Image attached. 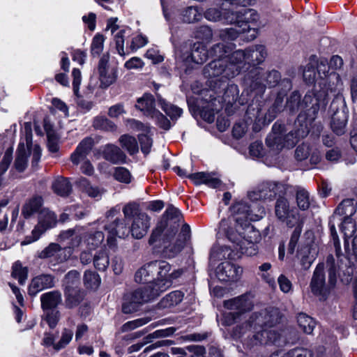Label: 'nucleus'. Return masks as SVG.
<instances>
[{
  "mask_svg": "<svg viewBox=\"0 0 357 357\" xmlns=\"http://www.w3.org/2000/svg\"><path fill=\"white\" fill-rule=\"evenodd\" d=\"M356 211V205L354 199H344L335 209L331 217L328 225L333 240L336 259L330 255L327 257L326 263L317 265L310 282L311 292L321 298L326 299L335 289L339 272L342 268L343 264L347 261L346 257L342 253L339 238L335 229V224H339L344 218H351Z\"/></svg>",
  "mask_w": 357,
  "mask_h": 357,
  "instance_id": "nucleus-1",
  "label": "nucleus"
},
{
  "mask_svg": "<svg viewBox=\"0 0 357 357\" xmlns=\"http://www.w3.org/2000/svg\"><path fill=\"white\" fill-rule=\"evenodd\" d=\"M231 220H222L220 227L225 231L227 238L234 244V249L243 255L252 256L257 252V244L261 240L260 232L250 222L257 221L265 215L264 208H259L257 213L245 202H236L231 207Z\"/></svg>",
  "mask_w": 357,
  "mask_h": 357,
  "instance_id": "nucleus-2",
  "label": "nucleus"
},
{
  "mask_svg": "<svg viewBox=\"0 0 357 357\" xmlns=\"http://www.w3.org/2000/svg\"><path fill=\"white\" fill-rule=\"evenodd\" d=\"M154 266L157 279L142 288L126 294L122 303L123 312L137 311L141 305L155 299L170 288L174 280L183 273L181 268L172 270L171 264L166 261L155 260Z\"/></svg>",
  "mask_w": 357,
  "mask_h": 357,
  "instance_id": "nucleus-3",
  "label": "nucleus"
},
{
  "mask_svg": "<svg viewBox=\"0 0 357 357\" xmlns=\"http://www.w3.org/2000/svg\"><path fill=\"white\" fill-rule=\"evenodd\" d=\"M333 95L336 100L341 99L336 91L330 89L326 91H319L317 93L308 92L303 98V103L308 107L312 105L307 111L301 112L296 121V126H299L295 131H291L288 134L284 133V148H292L298 142V139L306 137L310 129L311 124L317 116L318 112L321 107H325L328 102V96Z\"/></svg>",
  "mask_w": 357,
  "mask_h": 357,
  "instance_id": "nucleus-4",
  "label": "nucleus"
},
{
  "mask_svg": "<svg viewBox=\"0 0 357 357\" xmlns=\"http://www.w3.org/2000/svg\"><path fill=\"white\" fill-rule=\"evenodd\" d=\"M177 227L171 231L167 230L162 240V254L167 258H174L185 247L190 239V228L188 225H183L180 233L175 236Z\"/></svg>",
  "mask_w": 357,
  "mask_h": 357,
  "instance_id": "nucleus-5",
  "label": "nucleus"
},
{
  "mask_svg": "<svg viewBox=\"0 0 357 357\" xmlns=\"http://www.w3.org/2000/svg\"><path fill=\"white\" fill-rule=\"evenodd\" d=\"M228 60L226 57L216 59L208 63L203 70L205 77L214 82L215 85L225 83L229 79L237 75L236 67L228 66Z\"/></svg>",
  "mask_w": 357,
  "mask_h": 357,
  "instance_id": "nucleus-6",
  "label": "nucleus"
},
{
  "mask_svg": "<svg viewBox=\"0 0 357 357\" xmlns=\"http://www.w3.org/2000/svg\"><path fill=\"white\" fill-rule=\"evenodd\" d=\"M252 73L254 80L252 81L249 87L255 97H261L264 93L266 85L263 83L264 82H266L268 87L271 88L275 86L281 79L280 73L275 70L264 73L256 68Z\"/></svg>",
  "mask_w": 357,
  "mask_h": 357,
  "instance_id": "nucleus-7",
  "label": "nucleus"
},
{
  "mask_svg": "<svg viewBox=\"0 0 357 357\" xmlns=\"http://www.w3.org/2000/svg\"><path fill=\"white\" fill-rule=\"evenodd\" d=\"M174 170L178 176L192 180L195 185L205 184L211 188H218L222 184L221 181L214 173L201 172L192 174V169H186L181 167H175Z\"/></svg>",
  "mask_w": 357,
  "mask_h": 357,
  "instance_id": "nucleus-8",
  "label": "nucleus"
},
{
  "mask_svg": "<svg viewBox=\"0 0 357 357\" xmlns=\"http://www.w3.org/2000/svg\"><path fill=\"white\" fill-rule=\"evenodd\" d=\"M56 223V216L54 213L48 209L43 208L40 211L38 223L31 232V240H25L22 245H26L37 241L40 236L48 229Z\"/></svg>",
  "mask_w": 357,
  "mask_h": 357,
  "instance_id": "nucleus-9",
  "label": "nucleus"
},
{
  "mask_svg": "<svg viewBox=\"0 0 357 357\" xmlns=\"http://www.w3.org/2000/svg\"><path fill=\"white\" fill-rule=\"evenodd\" d=\"M284 185L279 183L264 182L261 183L258 188L248 193L251 200L257 201L260 199H272L277 195H280L284 191Z\"/></svg>",
  "mask_w": 357,
  "mask_h": 357,
  "instance_id": "nucleus-10",
  "label": "nucleus"
},
{
  "mask_svg": "<svg viewBox=\"0 0 357 357\" xmlns=\"http://www.w3.org/2000/svg\"><path fill=\"white\" fill-rule=\"evenodd\" d=\"M243 268L229 261H224L216 268V276L219 280L225 282H236L242 276Z\"/></svg>",
  "mask_w": 357,
  "mask_h": 357,
  "instance_id": "nucleus-11",
  "label": "nucleus"
},
{
  "mask_svg": "<svg viewBox=\"0 0 357 357\" xmlns=\"http://www.w3.org/2000/svg\"><path fill=\"white\" fill-rule=\"evenodd\" d=\"M275 215L289 227L294 226L300 218L296 210L290 208L289 202L284 197H280L275 203Z\"/></svg>",
  "mask_w": 357,
  "mask_h": 357,
  "instance_id": "nucleus-12",
  "label": "nucleus"
},
{
  "mask_svg": "<svg viewBox=\"0 0 357 357\" xmlns=\"http://www.w3.org/2000/svg\"><path fill=\"white\" fill-rule=\"evenodd\" d=\"M109 54H104L98 63V73L100 86L107 88L114 84L117 79V70L109 65Z\"/></svg>",
  "mask_w": 357,
  "mask_h": 357,
  "instance_id": "nucleus-13",
  "label": "nucleus"
},
{
  "mask_svg": "<svg viewBox=\"0 0 357 357\" xmlns=\"http://www.w3.org/2000/svg\"><path fill=\"white\" fill-rule=\"evenodd\" d=\"M223 305L227 310L248 312L254 310L253 297L250 294L246 293L231 299L225 301Z\"/></svg>",
  "mask_w": 357,
  "mask_h": 357,
  "instance_id": "nucleus-14",
  "label": "nucleus"
},
{
  "mask_svg": "<svg viewBox=\"0 0 357 357\" xmlns=\"http://www.w3.org/2000/svg\"><path fill=\"white\" fill-rule=\"evenodd\" d=\"M227 19L230 23H238L239 25L245 24L248 26L247 32L251 30L255 32V29L251 28L250 24L257 22L259 15L253 9L243 8L238 11L231 13Z\"/></svg>",
  "mask_w": 357,
  "mask_h": 357,
  "instance_id": "nucleus-15",
  "label": "nucleus"
},
{
  "mask_svg": "<svg viewBox=\"0 0 357 357\" xmlns=\"http://www.w3.org/2000/svg\"><path fill=\"white\" fill-rule=\"evenodd\" d=\"M108 231L107 243L110 247L116 245V237L125 238L130 232L123 220L119 218L105 227Z\"/></svg>",
  "mask_w": 357,
  "mask_h": 357,
  "instance_id": "nucleus-16",
  "label": "nucleus"
},
{
  "mask_svg": "<svg viewBox=\"0 0 357 357\" xmlns=\"http://www.w3.org/2000/svg\"><path fill=\"white\" fill-rule=\"evenodd\" d=\"M54 286V277L50 274H41L33 278L29 285L28 294L35 296L41 291Z\"/></svg>",
  "mask_w": 357,
  "mask_h": 357,
  "instance_id": "nucleus-17",
  "label": "nucleus"
},
{
  "mask_svg": "<svg viewBox=\"0 0 357 357\" xmlns=\"http://www.w3.org/2000/svg\"><path fill=\"white\" fill-rule=\"evenodd\" d=\"M101 151L103 158L112 164H121L126 161V155L115 144H107L101 148Z\"/></svg>",
  "mask_w": 357,
  "mask_h": 357,
  "instance_id": "nucleus-18",
  "label": "nucleus"
},
{
  "mask_svg": "<svg viewBox=\"0 0 357 357\" xmlns=\"http://www.w3.org/2000/svg\"><path fill=\"white\" fill-rule=\"evenodd\" d=\"M266 145L274 151H279L284 148V127L280 124L275 123L272 132L267 136Z\"/></svg>",
  "mask_w": 357,
  "mask_h": 357,
  "instance_id": "nucleus-19",
  "label": "nucleus"
},
{
  "mask_svg": "<svg viewBox=\"0 0 357 357\" xmlns=\"http://www.w3.org/2000/svg\"><path fill=\"white\" fill-rule=\"evenodd\" d=\"M70 255V248H62L59 244L52 243L38 254V257L46 259L56 256L60 261H63L67 260Z\"/></svg>",
  "mask_w": 357,
  "mask_h": 357,
  "instance_id": "nucleus-20",
  "label": "nucleus"
},
{
  "mask_svg": "<svg viewBox=\"0 0 357 357\" xmlns=\"http://www.w3.org/2000/svg\"><path fill=\"white\" fill-rule=\"evenodd\" d=\"M25 140L26 149L29 153L32 154V166L36 167L41 157V149L38 144H33L32 142V129L30 123H25L24 126Z\"/></svg>",
  "mask_w": 357,
  "mask_h": 357,
  "instance_id": "nucleus-21",
  "label": "nucleus"
},
{
  "mask_svg": "<svg viewBox=\"0 0 357 357\" xmlns=\"http://www.w3.org/2000/svg\"><path fill=\"white\" fill-rule=\"evenodd\" d=\"M94 144V140L92 137H88L83 139L70 156L72 162L77 165L81 161L84 160L86 155L91 151Z\"/></svg>",
  "mask_w": 357,
  "mask_h": 357,
  "instance_id": "nucleus-22",
  "label": "nucleus"
},
{
  "mask_svg": "<svg viewBox=\"0 0 357 357\" xmlns=\"http://www.w3.org/2000/svg\"><path fill=\"white\" fill-rule=\"evenodd\" d=\"M150 227V218L147 214H139L132 220L130 229L132 236L137 239L145 236Z\"/></svg>",
  "mask_w": 357,
  "mask_h": 357,
  "instance_id": "nucleus-23",
  "label": "nucleus"
},
{
  "mask_svg": "<svg viewBox=\"0 0 357 357\" xmlns=\"http://www.w3.org/2000/svg\"><path fill=\"white\" fill-rule=\"evenodd\" d=\"M246 115L248 119L254 121L259 126L271 122L268 121V112L265 114L259 104L250 105L247 109Z\"/></svg>",
  "mask_w": 357,
  "mask_h": 357,
  "instance_id": "nucleus-24",
  "label": "nucleus"
},
{
  "mask_svg": "<svg viewBox=\"0 0 357 357\" xmlns=\"http://www.w3.org/2000/svg\"><path fill=\"white\" fill-rule=\"evenodd\" d=\"M208 51L204 45L196 43L193 45L190 54L183 59L186 62L192 61L195 63H203L208 58Z\"/></svg>",
  "mask_w": 357,
  "mask_h": 357,
  "instance_id": "nucleus-25",
  "label": "nucleus"
},
{
  "mask_svg": "<svg viewBox=\"0 0 357 357\" xmlns=\"http://www.w3.org/2000/svg\"><path fill=\"white\" fill-rule=\"evenodd\" d=\"M323 66L326 68V64L324 61L319 63L317 56L312 55L309 59V62L303 69V79L307 83H313L316 77V69H320ZM320 70H318L319 72Z\"/></svg>",
  "mask_w": 357,
  "mask_h": 357,
  "instance_id": "nucleus-26",
  "label": "nucleus"
},
{
  "mask_svg": "<svg viewBox=\"0 0 357 357\" xmlns=\"http://www.w3.org/2000/svg\"><path fill=\"white\" fill-rule=\"evenodd\" d=\"M347 120L348 116L347 113L342 109H337L331 118V129L337 135H343L345 132Z\"/></svg>",
  "mask_w": 357,
  "mask_h": 357,
  "instance_id": "nucleus-27",
  "label": "nucleus"
},
{
  "mask_svg": "<svg viewBox=\"0 0 357 357\" xmlns=\"http://www.w3.org/2000/svg\"><path fill=\"white\" fill-rule=\"evenodd\" d=\"M248 65L256 66L262 63L267 54L263 45H257L245 50Z\"/></svg>",
  "mask_w": 357,
  "mask_h": 357,
  "instance_id": "nucleus-28",
  "label": "nucleus"
},
{
  "mask_svg": "<svg viewBox=\"0 0 357 357\" xmlns=\"http://www.w3.org/2000/svg\"><path fill=\"white\" fill-rule=\"evenodd\" d=\"M61 294L58 291L43 294L40 297L43 310H53L61 303Z\"/></svg>",
  "mask_w": 357,
  "mask_h": 357,
  "instance_id": "nucleus-29",
  "label": "nucleus"
},
{
  "mask_svg": "<svg viewBox=\"0 0 357 357\" xmlns=\"http://www.w3.org/2000/svg\"><path fill=\"white\" fill-rule=\"evenodd\" d=\"M246 55L247 54L245 50L243 51L241 50H238L232 52L230 54H227L225 57H226L227 59L228 60V66H233L236 67L237 70V75H238L241 70L244 68H248L247 67H245V66L248 64L246 62Z\"/></svg>",
  "mask_w": 357,
  "mask_h": 357,
  "instance_id": "nucleus-30",
  "label": "nucleus"
},
{
  "mask_svg": "<svg viewBox=\"0 0 357 357\" xmlns=\"http://www.w3.org/2000/svg\"><path fill=\"white\" fill-rule=\"evenodd\" d=\"M136 107L144 112V113L151 117L157 112L155 109V100L153 95L145 93L144 96L137 99Z\"/></svg>",
  "mask_w": 357,
  "mask_h": 357,
  "instance_id": "nucleus-31",
  "label": "nucleus"
},
{
  "mask_svg": "<svg viewBox=\"0 0 357 357\" xmlns=\"http://www.w3.org/2000/svg\"><path fill=\"white\" fill-rule=\"evenodd\" d=\"M184 297L181 291H174L166 295L158 304V310L169 309L180 303Z\"/></svg>",
  "mask_w": 357,
  "mask_h": 357,
  "instance_id": "nucleus-32",
  "label": "nucleus"
},
{
  "mask_svg": "<svg viewBox=\"0 0 357 357\" xmlns=\"http://www.w3.org/2000/svg\"><path fill=\"white\" fill-rule=\"evenodd\" d=\"M155 273L154 261L146 264L141 267L135 275V280L138 283H146L149 282V284L153 281L151 280L153 278Z\"/></svg>",
  "mask_w": 357,
  "mask_h": 357,
  "instance_id": "nucleus-33",
  "label": "nucleus"
},
{
  "mask_svg": "<svg viewBox=\"0 0 357 357\" xmlns=\"http://www.w3.org/2000/svg\"><path fill=\"white\" fill-rule=\"evenodd\" d=\"M43 205V199L36 196L27 200L22 208V215L24 218H29L34 213L38 212Z\"/></svg>",
  "mask_w": 357,
  "mask_h": 357,
  "instance_id": "nucleus-34",
  "label": "nucleus"
},
{
  "mask_svg": "<svg viewBox=\"0 0 357 357\" xmlns=\"http://www.w3.org/2000/svg\"><path fill=\"white\" fill-rule=\"evenodd\" d=\"M30 155L32 157V154L25 149L24 144H20L14 162V167L17 171L20 172L24 171L28 165V157Z\"/></svg>",
  "mask_w": 357,
  "mask_h": 357,
  "instance_id": "nucleus-35",
  "label": "nucleus"
},
{
  "mask_svg": "<svg viewBox=\"0 0 357 357\" xmlns=\"http://www.w3.org/2000/svg\"><path fill=\"white\" fill-rule=\"evenodd\" d=\"M233 26L228 28L222 31L221 33V38L225 40H234L239 34L247 32L248 26L245 24L242 25L238 24V23H231Z\"/></svg>",
  "mask_w": 357,
  "mask_h": 357,
  "instance_id": "nucleus-36",
  "label": "nucleus"
},
{
  "mask_svg": "<svg viewBox=\"0 0 357 357\" xmlns=\"http://www.w3.org/2000/svg\"><path fill=\"white\" fill-rule=\"evenodd\" d=\"M52 188L54 192L61 197L68 196L72 190V185L68 178L59 177L53 182Z\"/></svg>",
  "mask_w": 357,
  "mask_h": 357,
  "instance_id": "nucleus-37",
  "label": "nucleus"
},
{
  "mask_svg": "<svg viewBox=\"0 0 357 357\" xmlns=\"http://www.w3.org/2000/svg\"><path fill=\"white\" fill-rule=\"evenodd\" d=\"M273 335H276V331L275 330H263L260 332L257 333L253 335L251 340L252 343L250 347L257 345L258 344H267L268 342H276L278 339L276 337H272Z\"/></svg>",
  "mask_w": 357,
  "mask_h": 357,
  "instance_id": "nucleus-38",
  "label": "nucleus"
},
{
  "mask_svg": "<svg viewBox=\"0 0 357 357\" xmlns=\"http://www.w3.org/2000/svg\"><path fill=\"white\" fill-rule=\"evenodd\" d=\"M301 94L295 91H293L289 97L287 99L285 107L291 112H294L298 109V107L301 105V107H304V109L301 111V112L307 111L308 109L310 108L312 105L308 104V107H307L304 103L303 100L302 102H301Z\"/></svg>",
  "mask_w": 357,
  "mask_h": 357,
  "instance_id": "nucleus-39",
  "label": "nucleus"
},
{
  "mask_svg": "<svg viewBox=\"0 0 357 357\" xmlns=\"http://www.w3.org/2000/svg\"><path fill=\"white\" fill-rule=\"evenodd\" d=\"M66 303L69 308L78 305L85 296V292L79 288L70 289L66 291Z\"/></svg>",
  "mask_w": 357,
  "mask_h": 357,
  "instance_id": "nucleus-40",
  "label": "nucleus"
},
{
  "mask_svg": "<svg viewBox=\"0 0 357 357\" xmlns=\"http://www.w3.org/2000/svg\"><path fill=\"white\" fill-rule=\"evenodd\" d=\"M297 322L301 330L306 334H312L317 325L316 321L307 314H298Z\"/></svg>",
  "mask_w": 357,
  "mask_h": 357,
  "instance_id": "nucleus-41",
  "label": "nucleus"
},
{
  "mask_svg": "<svg viewBox=\"0 0 357 357\" xmlns=\"http://www.w3.org/2000/svg\"><path fill=\"white\" fill-rule=\"evenodd\" d=\"M239 89L237 85L231 84L227 86L223 94V100L228 105H232L238 101L240 105H243L244 102L238 98Z\"/></svg>",
  "mask_w": 357,
  "mask_h": 357,
  "instance_id": "nucleus-42",
  "label": "nucleus"
},
{
  "mask_svg": "<svg viewBox=\"0 0 357 357\" xmlns=\"http://www.w3.org/2000/svg\"><path fill=\"white\" fill-rule=\"evenodd\" d=\"M104 238V234L102 231H96L85 234L84 242L89 249L95 250L101 245Z\"/></svg>",
  "mask_w": 357,
  "mask_h": 357,
  "instance_id": "nucleus-43",
  "label": "nucleus"
},
{
  "mask_svg": "<svg viewBox=\"0 0 357 357\" xmlns=\"http://www.w3.org/2000/svg\"><path fill=\"white\" fill-rule=\"evenodd\" d=\"M93 262L96 269L100 271H105L109 264L107 252L105 250H100L97 252L93 257Z\"/></svg>",
  "mask_w": 357,
  "mask_h": 357,
  "instance_id": "nucleus-44",
  "label": "nucleus"
},
{
  "mask_svg": "<svg viewBox=\"0 0 357 357\" xmlns=\"http://www.w3.org/2000/svg\"><path fill=\"white\" fill-rule=\"evenodd\" d=\"M158 104L162 109V110L166 113L167 116H169L172 120L177 119L179 118L182 113L183 110L182 109L169 104L166 102L165 100L162 99V98L159 97L158 98Z\"/></svg>",
  "mask_w": 357,
  "mask_h": 357,
  "instance_id": "nucleus-45",
  "label": "nucleus"
},
{
  "mask_svg": "<svg viewBox=\"0 0 357 357\" xmlns=\"http://www.w3.org/2000/svg\"><path fill=\"white\" fill-rule=\"evenodd\" d=\"M119 142L121 147L126 149L130 155H133L138 152V145L136 139L129 135H123Z\"/></svg>",
  "mask_w": 357,
  "mask_h": 357,
  "instance_id": "nucleus-46",
  "label": "nucleus"
},
{
  "mask_svg": "<svg viewBox=\"0 0 357 357\" xmlns=\"http://www.w3.org/2000/svg\"><path fill=\"white\" fill-rule=\"evenodd\" d=\"M285 94L282 92H279L274 101L273 105L268 109V121H272L276 116V115L281 112L284 107V98Z\"/></svg>",
  "mask_w": 357,
  "mask_h": 357,
  "instance_id": "nucleus-47",
  "label": "nucleus"
},
{
  "mask_svg": "<svg viewBox=\"0 0 357 357\" xmlns=\"http://www.w3.org/2000/svg\"><path fill=\"white\" fill-rule=\"evenodd\" d=\"M100 278L98 273L91 271L84 272L83 282L87 289H97L100 284Z\"/></svg>",
  "mask_w": 357,
  "mask_h": 357,
  "instance_id": "nucleus-48",
  "label": "nucleus"
},
{
  "mask_svg": "<svg viewBox=\"0 0 357 357\" xmlns=\"http://www.w3.org/2000/svg\"><path fill=\"white\" fill-rule=\"evenodd\" d=\"M93 126L96 129L106 132H114L116 130V126L104 116L96 117L93 120Z\"/></svg>",
  "mask_w": 357,
  "mask_h": 357,
  "instance_id": "nucleus-49",
  "label": "nucleus"
},
{
  "mask_svg": "<svg viewBox=\"0 0 357 357\" xmlns=\"http://www.w3.org/2000/svg\"><path fill=\"white\" fill-rule=\"evenodd\" d=\"M311 352L307 349H292L287 352L278 351L269 357H310Z\"/></svg>",
  "mask_w": 357,
  "mask_h": 357,
  "instance_id": "nucleus-50",
  "label": "nucleus"
},
{
  "mask_svg": "<svg viewBox=\"0 0 357 357\" xmlns=\"http://www.w3.org/2000/svg\"><path fill=\"white\" fill-rule=\"evenodd\" d=\"M28 270L26 267L22 266L19 261L15 262L13 266L12 276L17 279L20 284H24L27 279Z\"/></svg>",
  "mask_w": 357,
  "mask_h": 357,
  "instance_id": "nucleus-51",
  "label": "nucleus"
},
{
  "mask_svg": "<svg viewBox=\"0 0 357 357\" xmlns=\"http://www.w3.org/2000/svg\"><path fill=\"white\" fill-rule=\"evenodd\" d=\"M341 231L344 235L345 242L347 238L351 237L356 231V225L351 218H344L341 220Z\"/></svg>",
  "mask_w": 357,
  "mask_h": 357,
  "instance_id": "nucleus-52",
  "label": "nucleus"
},
{
  "mask_svg": "<svg viewBox=\"0 0 357 357\" xmlns=\"http://www.w3.org/2000/svg\"><path fill=\"white\" fill-rule=\"evenodd\" d=\"M298 207L303 211L307 210L310 205L309 193L304 189L298 190L296 195Z\"/></svg>",
  "mask_w": 357,
  "mask_h": 357,
  "instance_id": "nucleus-53",
  "label": "nucleus"
},
{
  "mask_svg": "<svg viewBox=\"0 0 357 357\" xmlns=\"http://www.w3.org/2000/svg\"><path fill=\"white\" fill-rule=\"evenodd\" d=\"M303 224V220L301 219V218H299L298 221H297V222L295 224V225H297L295 227V229L291 234V238L289 241V251L291 253H293V252L295 249V247L296 246V244L298 241L299 237H300L301 231H302Z\"/></svg>",
  "mask_w": 357,
  "mask_h": 357,
  "instance_id": "nucleus-54",
  "label": "nucleus"
},
{
  "mask_svg": "<svg viewBox=\"0 0 357 357\" xmlns=\"http://www.w3.org/2000/svg\"><path fill=\"white\" fill-rule=\"evenodd\" d=\"M66 291L70 289L78 288L79 284V273L75 270L69 271L65 276Z\"/></svg>",
  "mask_w": 357,
  "mask_h": 357,
  "instance_id": "nucleus-55",
  "label": "nucleus"
},
{
  "mask_svg": "<svg viewBox=\"0 0 357 357\" xmlns=\"http://www.w3.org/2000/svg\"><path fill=\"white\" fill-rule=\"evenodd\" d=\"M114 178L123 183H130L132 180V175L129 170L123 167H118L114 169Z\"/></svg>",
  "mask_w": 357,
  "mask_h": 357,
  "instance_id": "nucleus-56",
  "label": "nucleus"
},
{
  "mask_svg": "<svg viewBox=\"0 0 357 357\" xmlns=\"http://www.w3.org/2000/svg\"><path fill=\"white\" fill-rule=\"evenodd\" d=\"M195 37L203 42H209L213 37L211 29L208 26H200L194 32Z\"/></svg>",
  "mask_w": 357,
  "mask_h": 357,
  "instance_id": "nucleus-57",
  "label": "nucleus"
},
{
  "mask_svg": "<svg viewBox=\"0 0 357 357\" xmlns=\"http://www.w3.org/2000/svg\"><path fill=\"white\" fill-rule=\"evenodd\" d=\"M183 20L188 23H192L199 20L200 13L197 7L189 6L183 11Z\"/></svg>",
  "mask_w": 357,
  "mask_h": 357,
  "instance_id": "nucleus-58",
  "label": "nucleus"
},
{
  "mask_svg": "<svg viewBox=\"0 0 357 357\" xmlns=\"http://www.w3.org/2000/svg\"><path fill=\"white\" fill-rule=\"evenodd\" d=\"M123 213L126 219H132V220L139 214H146L140 212L138 206L135 203L126 204L123 208Z\"/></svg>",
  "mask_w": 357,
  "mask_h": 357,
  "instance_id": "nucleus-59",
  "label": "nucleus"
},
{
  "mask_svg": "<svg viewBox=\"0 0 357 357\" xmlns=\"http://www.w3.org/2000/svg\"><path fill=\"white\" fill-rule=\"evenodd\" d=\"M128 31L130 32L129 30L121 29L119 32H117L114 36L116 48L118 53L121 56H123L126 54V52L124 51V39L126 37V33Z\"/></svg>",
  "mask_w": 357,
  "mask_h": 357,
  "instance_id": "nucleus-60",
  "label": "nucleus"
},
{
  "mask_svg": "<svg viewBox=\"0 0 357 357\" xmlns=\"http://www.w3.org/2000/svg\"><path fill=\"white\" fill-rule=\"evenodd\" d=\"M150 319L148 317L145 318H140L137 319L133 321H128L127 323L124 324L121 328V332H127L131 330H134L139 326H142L148 322L150 321Z\"/></svg>",
  "mask_w": 357,
  "mask_h": 357,
  "instance_id": "nucleus-61",
  "label": "nucleus"
},
{
  "mask_svg": "<svg viewBox=\"0 0 357 357\" xmlns=\"http://www.w3.org/2000/svg\"><path fill=\"white\" fill-rule=\"evenodd\" d=\"M105 38L102 35L97 34L92 40L91 51L93 55L98 56L103 50Z\"/></svg>",
  "mask_w": 357,
  "mask_h": 357,
  "instance_id": "nucleus-62",
  "label": "nucleus"
},
{
  "mask_svg": "<svg viewBox=\"0 0 357 357\" xmlns=\"http://www.w3.org/2000/svg\"><path fill=\"white\" fill-rule=\"evenodd\" d=\"M47 147L50 152L56 153L59 151V138L54 131L47 130Z\"/></svg>",
  "mask_w": 357,
  "mask_h": 357,
  "instance_id": "nucleus-63",
  "label": "nucleus"
},
{
  "mask_svg": "<svg viewBox=\"0 0 357 357\" xmlns=\"http://www.w3.org/2000/svg\"><path fill=\"white\" fill-rule=\"evenodd\" d=\"M301 264L303 269L307 270L314 261V255H310L308 248H305L300 252Z\"/></svg>",
  "mask_w": 357,
  "mask_h": 357,
  "instance_id": "nucleus-64",
  "label": "nucleus"
}]
</instances>
